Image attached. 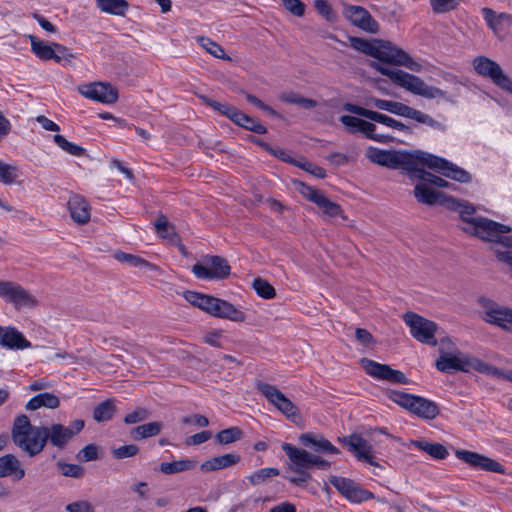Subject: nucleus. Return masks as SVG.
Segmentation results:
<instances>
[{
  "instance_id": "1",
  "label": "nucleus",
  "mask_w": 512,
  "mask_h": 512,
  "mask_svg": "<svg viewBox=\"0 0 512 512\" xmlns=\"http://www.w3.org/2000/svg\"><path fill=\"white\" fill-rule=\"evenodd\" d=\"M84 428V421L74 420L70 427L55 423L51 426H34L28 416L22 414L14 419L11 429L13 443L28 456L41 453L47 442L63 449L68 442Z\"/></svg>"
},
{
  "instance_id": "2",
  "label": "nucleus",
  "mask_w": 512,
  "mask_h": 512,
  "mask_svg": "<svg viewBox=\"0 0 512 512\" xmlns=\"http://www.w3.org/2000/svg\"><path fill=\"white\" fill-rule=\"evenodd\" d=\"M443 205L459 213L463 222L460 228L467 234L476 236L484 241L495 242L503 247L512 248V237L504 235L511 231L509 226L484 217H472L476 209L468 201L449 196L444 198Z\"/></svg>"
},
{
  "instance_id": "3",
  "label": "nucleus",
  "mask_w": 512,
  "mask_h": 512,
  "mask_svg": "<svg viewBox=\"0 0 512 512\" xmlns=\"http://www.w3.org/2000/svg\"><path fill=\"white\" fill-rule=\"evenodd\" d=\"M350 45L357 51L378 59L379 61L405 66L414 72H420L422 65L415 62L404 50L390 41L382 39L366 40L360 37H350Z\"/></svg>"
},
{
  "instance_id": "4",
  "label": "nucleus",
  "mask_w": 512,
  "mask_h": 512,
  "mask_svg": "<svg viewBox=\"0 0 512 512\" xmlns=\"http://www.w3.org/2000/svg\"><path fill=\"white\" fill-rule=\"evenodd\" d=\"M371 66L375 68L378 72H380L382 75L389 77L390 80L397 84L398 86L404 88L405 90L415 95L427 99L438 98L443 100H449L447 92L441 90L440 88L429 86L418 76L409 74L403 70L387 68L376 62H373Z\"/></svg>"
},
{
  "instance_id": "5",
  "label": "nucleus",
  "mask_w": 512,
  "mask_h": 512,
  "mask_svg": "<svg viewBox=\"0 0 512 512\" xmlns=\"http://www.w3.org/2000/svg\"><path fill=\"white\" fill-rule=\"evenodd\" d=\"M451 342L448 339H443L440 342V356L436 360V368L440 372L444 373H452L454 371L461 372H470L472 370L478 371L480 373H495L496 370L494 366L489 365L488 363L470 356L464 355L461 352H457L456 354L445 351V345H450Z\"/></svg>"
},
{
  "instance_id": "6",
  "label": "nucleus",
  "mask_w": 512,
  "mask_h": 512,
  "mask_svg": "<svg viewBox=\"0 0 512 512\" xmlns=\"http://www.w3.org/2000/svg\"><path fill=\"white\" fill-rule=\"evenodd\" d=\"M442 158L424 151L397 152L396 169L401 168L409 173L411 179H420L425 171L424 166L434 170L438 164H442Z\"/></svg>"
},
{
  "instance_id": "7",
  "label": "nucleus",
  "mask_w": 512,
  "mask_h": 512,
  "mask_svg": "<svg viewBox=\"0 0 512 512\" xmlns=\"http://www.w3.org/2000/svg\"><path fill=\"white\" fill-rule=\"evenodd\" d=\"M387 395L390 400L418 417L432 420L439 414L437 404L426 398L396 390H390Z\"/></svg>"
},
{
  "instance_id": "8",
  "label": "nucleus",
  "mask_w": 512,
  "mask_h": 512,
  "mask_svg": "<svg viewBox=\"0 0 512 512\" xmlns=\"http://www.w3.org/2000/svg\"><path fill=\"white\" fill-rule=\"evenodd\" d=\"M472 66L479 76L490 79L495 86L512 94V79L496 61L486 56H477L473 59Z\"/></svg>"
},
{
  "instance_id": "9",
  "label": "nucleus",
  "mask_w": 512,
  "mask_h": 512,
  "mask_svg": "<svg viewBox=\"0 0 512 512\" xmlns=\"http://www.w3.org/2000/svg\"><path fill=\"white\" fill-rule=\"evenodd\" d=\"M0 298L6 303L12 304L16 310L33 309L39 304L35 295L17 282L10 280H0Z\"/></svg>"
},
{
  "instance_id": "10",
  "label": "nucleus",
  "mask_w": 512,
  "mask_h": 512,
  "mask_svg": "<svg viewBox=\"0 0 512 512\" xmlns=\"http://www.w3.org/2000/svg\"><path fill=\"white\" fill-rule=\"evenodd\" d=\"M256 389L271 403L277 410L289 420L296 422L300 413L296 405L289 400L276 386L258 381Z\"/></svg>"
},
{
  "instance_id": "11",
  "label": "nucleus",
  "mask_w": 512,
  "mask_h": 512,
  "mask_svg": "<svg viewBox=\"0 0 512 512\" xmlns=\"http://www.w3.org/2000/svg\"><path fill=\"white\" fill-rule=\"evenodd\" d=\"M478 303L482 308V319L485 322L512 332V309L500 306L485 297H480Z\"/></svg>"
},
{
  "instance_id": "12",
  "label": "nucleus",
  "mask_w": 512,
  "mask_h": 512,
  "mask_svg": "<svg viewBox=\"0 0 512 512\" xmlns=\"http://www.w3.org/2000/svg\"><path fill=\"white\" fill-rule=\"evenodd\" d=\"M405 323L409 326L412 336L419 342L436 346L435 334L437 324L416 313L408 312L403 316Z\"/></svg>"
},
{
  "instance_id": "13",
  "label": "nucleus",
  "mask_w": 512,
  "mask_h": 512,
  "mask_svg": "<svg viewBox=\"0 0 512 512\" xmlns=\"http://www.w3.org/2000/svg\"><path fill=\"white\" fill-rule=\"evenodd\" d=\"M203 262L192 267V272L198 279H225L230 275L231 267L221 256H206Z\"/></svg>"
},
{
  "instance_id": "14",
  "label": "nucleus",
  "mask_w": 512,
  "mask_h": 512,
  "mask_svg": "<svg viewBox=\"0 0 512 512\" xmlns=\"http://www.w3.org/2000/svg\"><path fill=\"white\" fill-rule=\"evenodd\" d=\"M31 42L32 52L43 61L54 60L60 63L62 60L71 62L75 57L71 50L59 43H52L51 45L38 39L36 36H29Z\"/></svg>"
},
{
  "instance_id": "15",
  "label": "nucleus",
  "mask_w": 512,
  "mask_h": 512,
  "mask_svg": "<svg viewBox=\"0 0 512 512\" xmlns=\"http://www.w3.org/2000/svg\"><path fill=\"white\" fill-rule=\"evenodd\" d=\"M295 187L304 198L315 203L329 217H336L342 213L340 205L329 200L322 191L300 181L295 182Z\"/></svg>"
},
{
  "instance_id": "16",
  "label": "nucleus",
  "mask_w": 512,
  "mask_h": 512,
  "mask_svg": "<svg viewBox=\"0 0 512 512\" xmlns=\"http://www.w3.org/2000/svg\"><path fill=\"white\" fill-rule=\"evenodd\" d=\"M78 92L85 98L104 104L118 100V90L108 82H92L78 86Z\"/></svg>"
},
{
  "instance_id": "17",
  "label": "nucleus",
  "mask_w": 512,
  "mask_h": 512,
  "mask_svg": "<svg viewBox=\"0 0 512 512\" xmlns=\"http://www.w3.org/2000/svg\"><path fill=\"white\" fill-rule=\"evenodd\" d=\"M360 364L363 370L373 378L391 383H408V379L403 372L394 370L387 364H381L368 358H362Z\"/></svg>"
},
{
  "instance_id": "18",
  "label": "nucleus",
  "mask_w": 512,
  "mask_h": 512,
  "mask_svg": "<svg viewBox=\"0 0 512 512\" xmlns=\"http://www.w3.org/2000/svg\"><path fill=\"white\" fill-rule=\"evenodd\" d=\"M344 17L355 27L371 34L379 32V24L367 9L358 5H344Z\"/></svg>"
},
{
  "instance_id": "19",
  "label": "nucleus",
  "mask_w": 512,
  "mask_h": 512,
  "mask_svg": "<svg viewBox=\"0 0 512 512\" xmlns=\"http://www.w3.org/2000/svg\"><path fill=\"white\" fill-rule=\"evenodd\" d=\"M329 482L341 495L352 502L360 503L374 498L373 493L361 488L351 479L332 475L329 477Z\"/></svg>"
},
{
  "instance_id": "20",
  "label": "nucleus",
  "mask_w": 512,
  "mask_h": 512,
  "mask_svg": "<svg viewBox=\"0 0 512 512\" xmlns=\"http://www.w3.org/2000/svg\"><path fill=\"white\" fill-rule=\"evenodd\" d=\"M343 109L347 112L365 117L371 121L402 131L406 134L411 133V128L409 126L385 114H381L379 112L369 110L352 103H345L343 105Z\"/></svg>"
},
{
  "instance_id": "21",
  "label": "nucleus",
  "mask_w": 512,
  "mask_h": 512,
  "mask_svg": "<svg viewBox=\"0 0 512 512\" xmlns=\"http://www.w3.org/2000/svg\"><path fill=\"white\" fill-rule=\"evenodd\" d=\"M338 440L344 446H346L359 461H363L372 466L379 467V464L374 461L372 445L360 434L353 433L349 436L339 438Z\"/></svg>"
},
{
  "instance_id": "22",
  "label": "nucleus",
  "mask_w": 512,
  "mask_h": 512,
  "mask_svg": "<svg viewBox=\"0 0 512 512\" xmlns=\"http://www.w3.org/2000/svg\"><path fill=\"white\" fill-rule=\"evenodd\" d=\"M455 455L458 459L464 461L470 466L476 469H482L488 472H494L499 474H505V468L498 461L489 458L485 455L479 454L477 452H472L468 450H457Z\"/></svg>"
},
{
  "instance_id": "23",
  "label": "nucleus",
  "mask_w": 512,
  "mask_h": 512,
  "mask_svg": "<svg viewBox=\"0 0 512 512\" xmlns=\"http://www.w3.org/2000/svg\"><path fill=\"white\" fill-rule=\"evenodd\" d=\"M0 346L8 350H24L32 344L13 326H0Z\"/></svg>"
},
{
  "instance_id": "24",
  "label": "nucleus",
  "mask_w": 512,
  "mask_h": 512,
  "mask_svg": "<svg viewBox=\"0 0 512 512\" xmlns=\"http://www.w3.org/2000/svg\"><path fill=\"white\" fill-rule=\"evenodd\" d=\"M300 443L316 453L339 454L340 451L328 439L320 434L305 433L299 437Z\"/></svg>"
},
{
  "instance_id": "25",
  "label": "nucleus",
  "mask_w": 512,
  "mask_h": 512,
  "mask_svg": "<svg viewBox=\"0 0 512 512\" xmlns=\"http://www.w3.org/2000/svg\"><path fill=\"white\" fill-rule=\"evenodd\" d=\"M68 210L74 222L84 225L89 222L91 207L88 201L81 195L74 194L68 200Z\"/></svg>"
},
{
  "instance_id": "26",
  "label": "nucleus",
  "mask_w": 512,
  "mask_h": 512,
  "mask_svg": "<svg viewBox=\"0 0 512 512\" xmlns=\"http://www.w3.org/2000/svg\"><path fill=\"white\" fill-rule=\"evenodd\" d=\"M210 315L239 323L246 320V315L243 311L236 308L230 302L217 297L213 303Z\"/></svg>"
},
{
  "instance_id": "27",
  "label": "nucleus",
  "mask_w": 512,
  "mask_h": 512,
  "mask_svg": "<svg viewBox=\"0 0 512 512\" xmlns=\"http://www.w3.org/2000/svg\"><path fill=\"white\" fill-rule=\"evenodd\" d=\"M484 20L495 35L505 32L512 24V16L508 13H496L493 9H482Z\"/></svg>"
},
{
  "instance_id": "28",
  "label": "nucleus",
  "mask_w": 512,
  "mask_h": 512,
  "mask_svg": "<svg viewBox=\"0 0 512 512\" xmlns=\"http://www.w3.org/2000/svg\"><path fill=\"white\" fill-rule=\"evenodd\" d=\"M12 476L14 480H21L25 476V470L21 467L18 458L13 454L0 457V478Z\"/></svg>"
},
{
  "instance_id": "29",
  "label": "nucleus",
  "mask_w": 512,
  "mask_h": 512,
  "mask_svg": "<svg viewBox=\"0 0 512 512\" xmlns=\"http://www.w3.org/2000/svg\"><path fill=\"white\" fill-rule=\"evenodd\" d=\"M414 196L418 202L427 205H443L444 198H449V196H446L444 193L431 189L422 181L415 185Z\"/></svg>"
},
{
  "instance_id": "30",
  "label": "nucleus",
  "mask_w": 512,
  "mask_h": 512,
  "mask_svg": "<svg viewBox=\"0 0 512 512\" xmlns=\"http://www.w3.org/2000/svg\"><path fill=\"white\" fill-rule=\"evenodd\" d=\"M282 449L293 463V468H311V462L313 461L314 454L305 449L296 448L288 443L283 444Z\"/></svg>"
},
{
  "instance_id": "31",
  "label": "nucleus",
  "mask_w": 512,
  "mask_h": 512,
  "mask_svg": "<svg viewBox=\"0 0 512 512\" xmlns=\"http://www.w3.org/2000/svg\"><path fill=\"white\" fill-rule=\"evenodd\" d=\"M240 461V456L233 453L223 454L213 457L200 466L203 472H211L236 465Z\"/></svg>"
},
{
  "instance_id": "32",
  "label": "nucleus",
  "mask_w": 512,
  "mask_h": 512,
  "mask_svg": "<svg viewBox=\"0 0 512 512\" xmlns=\"http://www.w3.org/2000/svg\"><path fill=\"white\" fill-rule=\"evenodd\" d=\"M442 162V164H438L437 167H434V170L442 173L445 177L451 178L461 183H468L471 181V175L466 170L443 158Z\"/></svg>"
},
{
  "instance_id": "33",
  "label": "nucleus",
  "mask_w": 512,
  "mask_h": 512,
  "mask_svg": "<svg viewBox=\"0 0 512 512\" xmlns=\"http://www.w3.org/2000/svg\"><path fill=\"white\" fill-rule=\"evenodd\" d=\"M398 151H386L370 147L367 152V158L378 165L396 169V157Z\"/></svg>"
},
{
  "instance_id": "34",
  "label": "nucleus",
  "mask_w": 512,
  "mask_h": 512,
  "mask_svg": "<svg viewBox=\"0 0 512 512\" xmlns=\"http://www.w3.org/2000/svg\"><path fill=\"white\" fill-rule=\"evenodd\" d=\"M114 258L119 262L126 263L132 267H137L144 272L160 271V269L157 265L152 264L137 255L128 254L125 252L118 251L114 254Z\"/></svg>"
},
{
  "instance_id": "35",
  "label": "nucleus",
  "mask_w": 512,
  "mask_h": 512,
  "mask_svg": "<svg viewBox=\"0 0 512 512\" xmlns=\"http://www.w3.org/2000/svg\"><path fill=\"white\" fill-rule=\"evenodd\" d=\"M59 404H60V401L56 395L46 392V393L38 394V395L34 396L33 398H31L27 402L25 408L30 411L39 409L41 407L55 409L59 406Z\"/></svg>"
},
{
  "instance_id": "36",
  "label": "nucleus",
  "mask_w": 512,
  "mask_h": 512,
  "mask_svg": "<svg viewBox=\"0 0 512 512\" xmlns=\"http://www.w3.org/2000/svg\"><path fill=\"white\" fill-rule=\"evenodd\" d=\"M183 296L185 300L191 305L205 311L208 314L211 313L212 306L216 298L211 295L201 294L193 291H185Z\"/></svg>"
},
{
  "instance_id": "37",
  "label": "nucleus",
  "mask_w": 512,
  "mask_h": 512,
  "mask_svg": "<svg viewBox=\"0 0 512 512\" xmlns=\"http://www.w3.org/2000/svg\"><path fill=\"white\" fill-rule=\"evenodd\" d=\"M97 7L105 13L124 16L129 8L126 0H96Z\"/></svg>"
},
{
  "instance_id": "38",
  "label": "nucleus",
  "mask_w": 512,
  "mask_h": 512,
  "mask_svg": "<svg viewBox=\"0 0 512 512\" xmlns=\"http://www.w3.org/2000/svg\"><path fill=\"white\" fill-rule=\"evenodd\" d=\"M162 428L163 424L161 422H149L133 428L130 435L134 440H142L158 435Z\"/></svg>"
},
{
  "instance_id": "39",
  "label": "nucleus",
  "mask_w": 512,
  "mask_h": 512,
  "mask_svg": "<svg viewBox=\"0 0 512 512\" xmlns=\"http://www.w3.org/2000/svg\"><path fill=\"white\" fill-rule=\"evenodd\" d=\"M232 121L236 125L258 134H265L267 132L266 127L263 126L258 120L244 114L239 110H237Z\"/></svg>"
},
{
  "instance_id": "40",
  "label": "nucleus",
  "mask_w": 512,
  "mask_h": 512,
  "mask_svg": "<svg viewBox=\"0 0 512 512\" xmlns=\"http://www.w3.org/2000/svg\"><path fill=\"white\" fill-rule=\"evenodd\" d=\"M412 445L426 452L432 458L441 460L448 456L447 449L440 443H430L427 441H412Z\"/></svg>"
},
{
  "instance_id": "41",
  "label": "nucleus",
  "mask_w": 512,
  "mask_h": 512,
  "mask_svg": "<svg viewBox=\"0 0 512 512\" xmlns=\"http://www.w3.org/2000/svg\"><path fill=\"white\" fill-rule=\"evenodd\" d=\"M116 412L115 401L113 399L105 400L99 403L93 410V418L96 422H105L113 418Z\"/></svg>"
},
{
  "instance_id": "42",
  "label": "nucleus",
  "mask_w": 512,
  "mask_h": 512,
  "mask_svg": "<svg viewBox=\"0 0 512 512\" xmlns=\"http://www.w3.org/2000/svg\"><path fill=\"white\" fill-rule=\"evenodd\" d=\"M155 228L160 237L167 239L171 243H176L178 235L174 226L168 221L166 216L159 215L155 222Z\"/></svg>"
},
{
  "instance_id": "43",
  "label": "nucleus",
  "mask_w": 512,
  "mask_h": 512,
  "mask_svg": "<svg viewBox=\"0 0 512 512\" xmlns=\"http://www.w3.org/2000/svg\"><path fill=\"white\" fill-rule=\"evenodd\" d=\"M195 462L191 460H178L173 462H162L160 471L164 474L171 475L192 469Z\"/></svg>"
},
{
  "instance_id": "44",
  "label": "nucleus",
  "mask_w": 512,
  "mask_h": 512,
  "mask_svg": "<svg viewBox=\"0 0 512 512\" xmlns=\"http://www.w3.org/2000/svg\"><path fill=\"white\" fill-rule=\"evenodd\" d=\"M279 98L285 103L295 104L304 109H312L317 105L315 100L302 97L295 92L282 93Z\"/></svg>"
},
{
  "instance_id": "45",
  "label": "nucleus",
  "mask_w": 512,
  "mask_h": 512,
  "mask_svg": "<svg viewBox=\"0 0 512 512\" xmlns=\"http://www.w3.org/2000/svg\"><path fill=\"white\" fill-rule=\"evenodd\" d=\"M375 131V124L366 120L362 121L360 132L363 133L367 138L380 143H389L394 140V138L388 134L376 133Z\"/></svg>"
},
{
  "instance_id": "46",
  "label": "nucleus",
  "mask_w": 512,
  "mask_h": 512,
  "mask_svg": "<svg viewBox=\"0 0 512 512\" xmlns=\"http://www.w3.org/2000/svg\"><path fill=\"white\" fill-rule=\"evenodd\" d=\"M198 43L212 56L222 60L231 61V58L228 55H226L224 49L218 43L212 41L210 38L199 37Z\"/></svg>"
},
{
  "instance_id": "47",
  "label": "nucleus",
  "mask_w": 512,
  "mask_h": 512,
  "mask_svg": "<svg viewBox=\"0 0 512 512\" xmlns=\"http://www.w3.org/2000/svg\"><path fill=\"white\" fill-rule=\"evenodd\" d=\"M200 99L205 104H207L208 106H210L214 110L218 111L222 115L226 116L230 120H233V118H234V116H235V114H236V112L238 110L236 107H234L232 105H229L227 103H220V102L212 100V99H210V98H208L207 96H204V95H201Z\"/></svg>"
},
{
  "instance_id": "48",
  "label": "nucleus",
  "mask_w": 512,
  "mask_h": 512,
  "mask_svg": "<svg viewBox=\"0 0 512 512\" xmlns=\"http://www.w3.org/2000/svg\"><path fill=\"white\" fill-rule=\"evenodd\" d=\"M412 120H415L418 123L429 126L433 130L438 131V132H444V131H446V128H447L443 122L436 120L429 114L424 113L417 109H416V112H415Z\"/></svg>"
},
{
  "instance_id": "49",
  "label": "nucleus",
  "mask_w": 512,
  "mask_h": 512,
  "mask_svg": "<svg viewBox=\"0 0 512 512\" xmlns=\"http://www.w3.org/2000/svg\"><path fill=\"white\" fill-rule=\"evenodd\" d=\"M279 474L280 471L277 468H263L251 474L248 477V480L251 483V485L257 486L265 483L268 479L272 477L278 476Z\"/></svg>"
},
{
  "instance_id": "50",
  "label": "nucleus",
  "mask_w": 512,
  "mask_h": 512,
  "mask_svg": "<svg viewBox=\"0 0 512 512\" xmlns=\"http://www.w3.org/2000/svg\"><path fill=\"white\" fill-rule=\"evenodd\" d=\"M462 0H429L431 9L435 14H444L458 8Z\"/></svg>"
},
{
  "instance_id": "51",
  "label": "nucleus",
  "mask_w": 512,
  "mask_h": 512,
  "mask_svg": "<svg viewBox=\"0 0 512 512\" xmlns=\"http://www.w3.org/2000/svg\"><path fill=\"white\" fill-rule=\"evenodd\" d=\"M19 177V169L16 166L0 161V182L5 185L13 184Z\"/></svg>"
},
{
  "instance_id": "52",
  "label": "nucleus",
  "mask_w": 512,
  "mask_h": 512,
  "mask_svg": "<svg viewBox=\"0 0 512 512\" xmlns=\"http://www.w3.org/2000/svg\"><path fill=\"white\" fill-rule=\"evenodd\" d=\"M54 142L67 153L74 156H82L85 153V149L79 145L69 142L64 136L56 134L53 137Z\"/></svg>"
},
{
  "instance_id": "53",
  "label": "nucleus",
  "mask_w": 512,
  "mask_h": 512,
  "mask_svg": "<svg viewBox=\"0 0 512 512\" xmlns=\"http://www.w3.org/2000/svg\"><path fill=\"white\" fill-rule=\"evenodd\" d=\"M252 286L256 293L264 299H272L276 295L274 287L265 279H254Z\"/></svg>"
},
{
  "instance_id": "54",
  "label": "nucleus",
  "mask_w": 512,
  "mask_h": 512,
  "mask_svg": "<svg viewBox=\"0 0 512 512\" xmlns=\"http://www.w3.org/2000/svg\"><path fill=\"white\" fill-rule=\"evenodd\" d=\"M243 436V432L238 427H230L217 433L216 441L219 444H229L240 440Z\"/></svg>"
},
{
  "instance_id": "55",
  "label": "nucleus",
  "mask_w": 512,
  "mask_h": 512,
  "mask_svg": "<svg viewBox=\"0 0 512 512\" xmlns=\"http://www.w3.org/2000/svg\"><path fill=\"white\" fill-rule=\"evenodd\" d=\"M57 467L61 474L66 477L81 478L84 474V468L77 464L65 463L62 461L57 462Z\"/></svg>"
},
{
  "instance_id": "56",
  "label": "nucleus",
  "mask_w": 512,
  "mask_h": 512,
  "mask_svg": "<svg viewBox=\"0 0 512 512\" xmlns=\"http://www.w3.org/2000/svg\"><path fill=\"white\" fill-rule=\"evenodd\" d=\"M139 452V447L134 444L120 446L118 448H113L111 453L115 459H125L134 457Z\"/></svg>"
},
{
  "instance_id": "57",
  "label": "nucleus",
  "mask_w": 512,
  "mask_h": 512,
  "mask_svg": "<svg viewBox=\"0 0 512 512\" xmlns=\"http://www.w3.org/2000/svg\"><path fill=\"white\" fill-rule=\"evenodd\" d=\"M76 458L82 462L97 460L98 447L95 444H88L77 453Z\"/></svg>"
},
{
  "instance_id": "58",
  "label": "nucleus",
  "mask_w": 512,
  "mask_h": 512,
  "mask_svg": "<svg viewBox=\"0 0 512 512\" xmlns=\"http://www.w3.org/2000/svg\"><path fill=\"white\" fill-rule=\"evenodd\" d=\"M423 183H426L427 186L433 185L437 187H449L450 183L444 180L443 178L436 176L430 172L424 171L421 174V177L419 179Z\"/></svg>"
},
{
  "instance_id": "59",
  "label": "nucleus",
  "mask_w": 512,
  "mask_h": 512,
  "mask_svg": "<svg viewBox=\"0 0 512 512\" xmlns=\"http://www.w3.org/2000/svg\"><path fill=\"white\" fill-rule=\"evenodd\" d=\"M285 9L291 14L301 17L305 12V4L300 0H282Z\"/></svg>"
},
{
  "instance_id": "60",
  "label": "nucleus",
  "mask_w": 512,
  "mask_h": 512,
  "mask_svg": "<svg viewBox=\"0 0 512 512\" xmlns=\"http://www.w3.org/2000/svg\"><path fill=\"white\" fill-rule=\"evenodd\" d=\"M67 512H95L94 506L87 500H78L66 505Z\"/></svg>"
},
{
  "instance_id": "61",
  "label": "nucleus",
  "mask_w": 512,
  "mask_h": 512,
  "mask_svg": "<svg viewBox=\"0 0 512 512\" xmlns=\"http://www.w3.org/2000/svg\"><path fill=\"white\" fill-rule=\"evenodd\" d=\"M363 119L355 116L342 115L340 122L348 129L350 133L360 132V127Z\"/></svg>"
},
{
  "instance_id": "62",
  "label": "nucleus",
  "mask_w": 512,
  "mask_h": 512,
  "mask_svg": "<svg viewBox=\"0 0 512 512\" xmlns=\"http://www.w3.org/2000/svg\"><path fill=\"white\" fill-rule=\"evenodd\" d=\"M150 413L145 408H137L132 413L127 414L124 417V422L126 424H135L141 421L146 420L149 417Z\"/></svg>"
},
{
  "instance_id": "63",
  "label": "nucleus",
  "mask_w": 512,
  "mask_h": 512,
  "mask_svg": "<svg viewBox=\"0 0 512 512\" xmlns=\"http://www.w3.org/2000/svg\"><path fill=\"white\" fill-rule=\"evenodd\" d=\"M131 492L135 493L140 500H146L149 496V485L145 481H135L130 485Z\"/></svg>"
},
{
  "instance_id": "64",
  "label": "nucleus",
  "mask_w": 512,
  "mask_h": 512,
  "mask_svg": "<svg viewBox=\"0 0 512 512\" xmlns=\"http://www.w3.org/2000/svg\"><path fill=\"white\" fill-rule=\"evenodd\" d=\"M416 112L415 108H412L406 104H403L401 102H394L393 108L391 113L396 114L398 116L406 117L409 119H413L414 114Z\"/></svg>"
}]
</instances>
